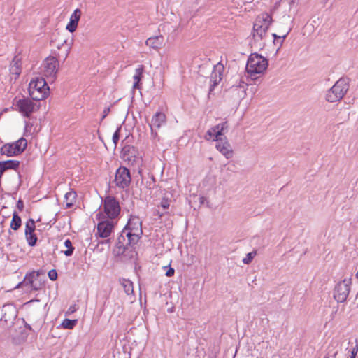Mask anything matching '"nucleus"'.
<instances>
[{"label": "nucleus", "mask_w": 358, "mask_h": 358, "mask_svg": "<svg viewBox=\"0 0 358 358\" xmlns=\"http://www.w3.org/2000/svg\"><path fill=\"white\" fill-rule=\"evenodd\" d=\"M29 94L35 101L45 99L50 95V87L43 78H35L29 84Z\"/></svg>", "instance_id": "obj_1"}, {"label": "nucleus", "mask_w": 358, "mask_h": 358, "mask_svg": "<svg viewBox=\"0 0 358 358\" xmlns=\"http://www.w3.org/2000/svg\"><path fill=\"white\" fill-rule=\"evenodd\" d=\"M268 67V60L257 53H252L248 59L246 71L250 76L262 74Z\"/></svg>", "instance_id": "obj_2"}, {"label": "nucleus", "mask_w": 358, "mask_h": 358, "mask_svg": "<svg viewBox=\"0 0 358 358\" xmlns=\"http://www.w3.org/2000/svg\"><path fill=\"white\" fill-rule=\"evenodd\" d=\"M273 22L272 16L268 13L259 14L253 24V37L257 39H264Z\"/></svg>", "instance_id": "obj_3"}, {"label": "nucleus", "mask_w": 358, "mask_h": 358, "mask_svg": "<svg viewBox=\"0 0 358 358\" xmlns=\"http://www.w3.org/2000/svg\"><path fill=\"white\" fill-rule=\"evenodd\" d=\"M141 224V221L138 217H131L129 220L123 233L128 238L130 244L136 243L141 238L143 234Z\"/></svg>", "instance_id": "obj_4"}, {"label": "nucleus", "mask_w": 358, "mask_h": 358, "mask_svg": "<svg viewBox=\"0 0 358 358\" xmlns=\"http://www.w3.org/2000/svg\"><path fill=\"white\" fill-rule=\"evenodd\" d=\"M27 141L24 138H20L13 143H6L0 150L2 155L7 157L15 156L21 154L27 148Z\"/></svg>", "instance_id": "obj_5"}, {"label": "nucleus", "mask_w": 358, "mask_h": 358, "mask_svg": "<svg viewBox=\"0 0 358 358\" xmlns=\"http://www.w3.org/2000/svg\"><path fill=\"white\" fill-rule=\"evenodd\" d=\"M348 91V85L345 80H338L327 92L326 99L329 102H336L341 99Z\"/></svg>", "instance_id": "obj_6"}, {"label": "nucleus", "mask_w": 358, "mask_h": 358, "mask_svg": "<svg viewBox=\"0 0 358 358\" xmlns=\"http://www.w3.org/2000/svg\"><path fill=\"white\" fill-rule=\"evenodd\" d=\"M15 107L17 110L26 117H29L36 111L38 107L29 98L20 99L16 101Z\"/></svg>", "instance_id": "obj_7"}, {"label": "nucleus", "mask_w": 358, "mask_h": 358, "mask_svg": "<svg viewBox=\"0 0 358 358\" xmlns=\"http://www.w3.org/2000/svg\"><path fill=\"white\" fill-rule=\"evenodd\" d=\"M59 69V61L55 57H47L43 64L44 76L51 81L55 80Z\"/></svg>", "instance_id": "obj_8"}, {"label": "nucleus", "mask_w": 358, "mask_h": 358, "mask_svg": "<svg viewBox=\"0 0 358 358\" xmlns=\"http://www.w3.org/2000/svg\"><path fill=\"white\" fill-rule=\"evenodd\" d=\"M103 208L106 217L110 219L116 217L120 212L119 202L112 196H107L105 198Z\"/></svg>", "instance_id": "obj_9"}, {"label": "nucleus", "mask_w": 358, "mask_h": 358, "mask_svg": "<svg viewBox=\"0 0 358 358\" xmlns=\"http://www.w3.org/2000/svg\"><path fill=\"white\" fill-rule=\"evenodd\" d=\"M131 178L129 170L124 167L120 166L115 173V185L122 189L128 187L131 182Z\"/></svg>", "instance_id": "obj_10"}, {"label": "nucleus", "mask_w": 358, "mask_h": 358, "mask_svg": "<svg viewBox=\"0 0 358 358\" xmlns=\"http://www.w3.org/2000/svg\"><path fill=\"white\" fill-rule=\"evenodd\" d=\"M350 280H344L335 287L334 297L338 303L344 302L350 293Z\"/></svg>", "instance_id": "obj_11"}, {"label": "nucleus", "mask_w": 358, "mask_h": 358, "mask_svg": "<svg viewBox=\"0 0 358 358\" xmlns=\"http://www.w3.org/2000/svg\"><path fill=\"white\" fill-rule=\"evenodd\" d=\"M228 128L227 122H222L221 124H218L210 129L208 130L206 134V140H213L215 141H219L222 140L220 138V136L223 134V132L227 130Z\"/></svg>", "instance_id": "obj_12"}, {"label": "nucleus", "mask_w": 358, "mask_h": 358, "mask_svg": "<svg viewBox=\"0 0 358 358\" xmlns=\"http://www.w3.org/2000/svg\"><path fill=\"white\" fill-rule=\"evenodd\" d=\"M113 227V224L110 221L101 222L97 225L98 234L101 238H107L110 235Z\"/></svg>", "instance_id": "obj_13"}, {"label": "nucleus", "mask_w": 358, "mask_h": 358, "mask_svg": "<svg viewBox=\"0 0 358 358\" xmlns=\"http://www.w3.org/2000/svg\"><path fill=\"white\" fill-rule=\"evenodd\" d=\"M82 12L79 8L76 9L70 17V20L66 26V30L71 33L76 31L79 20L81 17Z\"/></svg>", "instance_id": "obj_14"}, {"label": "nucleus", "mask_w": 358, "mask_h": 358, "mask_svg": "<svg viewBox=\"0 0 358 358\" xmlns=\"http://www.w3.org/2000/svg\"><path fill=\"white\" fill-rule=\"evenodd\" d=\"M216 148L227 159L231 158L233 156V150L226 138H224V140L222 139L217 141Z\"/></svg>", "instance_id": "obj_15"}, {"label": "nucleus", "mask_w": 358, "mask_h": 358, "mask_svg": "<svg viewBox=\"0 0 358 358\" xmlns=\"http://www.w3.org/2000/svg\"><path fill=\"white\" fill-rule=\"evenodd\" d=\"M166 121V115L162 112H157L152 117L151 120V123L150 124L151 131H153V127L157 129L160 128L163 124H165Z\"/></svg>", "instance_id": "obj_16"}, {"label": "nucleus", "mask_w": 358, "mask_h": 358, "mask_svg": "<svg viewBox=\"0 0 358 358\" xmlns=\"http://www.w3.org/2000/svg\"><path fill=\"white\" fill-rule=\"evenodd\" d=\"M164 36L162 35L149 37L145 41V45L154 50H159L164 45Z\"/></svg>", "instance_id": "obj_17"}, {"label": "nucleus", "mask_w": 358, "mask_h": 358, "mask_svg": "<svg viewBox=\"0 0 358 358\" xmlns=\"http://www.w3.org/2000/svg\"><path fill=\"white\" fill-rule=\"evenodd\" d=\"M145 71V67L143 65H138V67L135 69L134 75L133 76L134 79V89H140L141 88V80L143 78V73Z\"/></svg>", "instance_id": "obj_18"}, {"label": "nucleus", "mask_w": 358, "mask_h": 358, "mask_svg": "<svg viewBox=\"0 0 358 358\" xmlns=\"http://www.w3.org/2000/svg\"><path fill=\"white\" fill-rule=\"evenodd\" d=\"M77 194L73 190L66 192L64 196V205L66 208H71L76 201Z\"/></svg>", "instance_id": "obj_19"}, {"label": "nucleus", "mask_w": 358, "mask_h": 358, "mask_svg": "<svg viewBox=\"0 0 358 358\" xmlns=\"http://www.w3.org/2000/svg\"><path fill=\"white\" fill-rule=\"evenodd\" d=\"M20 165V162L16 160H7L0 162V168L2 169V171L7 169H16L18 168Z\"/></svg>", "instance_id": "obj_20"}, {"label": "nucleus", "mask_w": 358, "mask_h": 358, "mask_svg": "<svg viewBox=\"0 0 358 358\" xmlns=\"http://www.w3.org/2000/svg\"><path fill=\"white\" fill-rule=\"evenodd\" d=\"M22 224V220L20 217L17 215L16 212H14L13 214V218L10 222V228L13 230H17Z\"/></svg>", "instance_id": "obj_21"}, {"label": "nucleus", "mask_w": 358, "mask_h": 358, "mask_svg": "<svg viewBox=\"0 0 358 358\" xmlns=\"http://www.w3.org/2000/svg\"><path fill=\"white\" fill-rule=\"evenodd\" d=\"M121 285L124 287V292L127 294H130L133 293L134 287H133V283L129 280L123 279L121 281Z\"/></svg>", "instance_id": "obj_22"}, {"label": "nucleus", "mask_w": 358, "mask_h": 358, "mask_svg": "<svg viewBox=\"0 0 358 358\" xmlns=\"http://www.w3.org/2000/svg\"><path fill=\"white\" fill-rule=\"evenodd\" d=\"M77 322V320L64 319L61 326L65 329H72L76 325Z\"/></svg>", "instance_id": "obj_23"}, {"label": "nucleus", "mask_w": 358, "mask_h": 358, "mask_svg": "<svg viewBox=\"0 0 358 358\" xmlns=\"http://www.w3.org/2000/svg\"><path fill=\"white\" fill-rule=\"evenodd\" d=\"M64 246L66 248V250H64L63 252L66 256H71L74 250L71 241L69 239H66L64 241Z\"/></svg>", "instance_id": "obj_24"}, {"label": "nucleus", "mask_w": 358, "mask_h": 358, "mask_svg": "<svg viewBox=\"0 0 358 358\" xmlns=\"http://www.w3.org/2000/svg\"><path fill=\"white\" fill-rule=\"evenodd\" d=\"M36 229L35 222L33 219H29L25 224V234L34 232Z\"/></svg>", "instance_id": "obj_25"}, {"label": "nucleus", "mask_w": 358, "mask_h": 358, "mask_svg": "<svg viewBox=\"0 0 358 358\" xmlns=\"http://www.w3.org/2000/svg\"><path fill=\"white\" fill-rule=\"evenodd\" d=\"M25 236L29 245L34 246L36 245L37 237L34 232L25 234Z\"/></svg>", "instance_id": "obj_26"}, {"label": "nucleus", "mask_w": 358, "mask_h": 358, "mask_svg": "<svg viewBox=\"0 0 358 358\" xmlns=\"http://www.w3.org/2000/svg\"><path fill=\"white\" fill-rule=\"evenodd\" d=\"M10 71L12 75H14L15 79H16L21 73L20 68L16 63L10 66Z\"/></svg>", "instance_id": "obj_27"}, {"label": "nucleus", "mask_w": 358, "mask_h": 358, "mask_svg": "<svg viewBox=\"0 0 358 358\" xmlns=\"http://www.w3.org/2000/svg\"><path fill=\"white\" fill-rule=\"evenodd\" d=\"M131 150H134V147H132V146H129V145L124 146V147L122 148V157H123L125 160H130V159H129V157H127L126 155H127V152H129Z\"/></svg>", "instance_id": "obj_28"}, {"label": "nucleus", "mask_w": 358, "mask_h": 358, "mask_svg": "<svg viewBox=\"0 0 358 358\" xmlns=\"http://www.w3.org/2000/svg\"><path fill=\"white\" fill-rule=\"evenodd\" d=\"M171 200L168 198H163L160 202L159 206L163 209H168L170 206Z\"/></svg>", "instance_id": "obj_29"}, {"label": "nucleus", "mask_w": 358, "mask_h": 358, "mask_svg": "<svg viewBox=\"0 0 358 358\" xmlns=\"http://www.w3.org/2000/svg\"><path fill=\"white\" fill-rule=\"evenodd\" d=\"M120 129H117L115 132L113 134V144H114V148H116L117 146V144L119 141V139H120Z\"/></svg>", "instance_id": "obj_30"}, {"label": "nucleus", "mask_w": 358, "mask_h": 358, "mask_svg": "<svg viewBox=\"0 0 358 358\" xmlns=\"http://www.w3.org/2000/svg\"><path fill=\"white\" fill-rule=\"evenodd\" d=\"M34 276H35L34 273H32V274H31V275L28 277L27 280H28V281L29 282V283H30V285H31V288H32L33 289H34V290H38V289H40V287H38L36 285H35V284H34V280H33V278H34Z\"/></svg>", "instance_id": "obj_31"}, {"label": "nucleus", "mask_w": 358, "mask_h": 358, "mask_svg": "<svg viewBox=\"0 0 358 358\" xmlns=\"http://www.w3.org/2000/svg\"><path fill=\"white\" fill-rule=\"evenodd\" d=\"M255 255H256V252H255V251L249 252L248 254H247L246 257L243 259V262L245 264H249Z\"/></svg>", "instance_id": "obj_32"}, {"label": "nucleus", "mask_w": 358, "mask_h": 358, "mask_svg": "<svg viewBox=\"0 0 358 358\" xmlns=\"http://www.w3.org/2000/svg\"><path fill=\"white\" fill-rule=\"evenodd\" d=\"M224 66L221 63H218L216 66H215V72L214 73H216V71L219 72V80L222 79V74L221 71H223Z\"/></svg>", "instance_id": "obj_33"}, {"label": "nucleus", "mask_w": 358, "mask_h": 358, "mask_svg": "<svg viewBox=\"0 0 358 358\" xmlns=\"http://www.w3.org/2000/svg\"><path fill=\"white\" fill-rule=\"evenodd\" d=\"M48 277L51 280H55L57 278V273L55 269L48 272Z\"/></svg>", "instance_id": "obj_34"}, {"label": "nucleus", "mask_w": 358, "mask_h": 358, "mask_svg": "<svg viewBox=\"0 0 358 358\" xmlns=\"http://www.w3.org/2000/svg\"><path fill=\"white\" fill-rule=\"evenodd\" d=\"M358 352V345H356L355 347H353L352 348V350H350V358H355L356 357V355Z\"/></svg>", "instance_id": "obj_35"}, {"label": "nucleus", "mask_w": 358, "mask_h": 358, "mask_svg": "<svg viewBox=\"0 0 358 358\" xmlns=\"http://www.w3.org/2000/svg\"><path fill=\"white\" fill-rule=\"evenodd\" d=\"M174 273H175L174 269L171 267H169L166 272V275L167 277H171L174 275Z\"/></svg>", "instance_id": "obj_36"}, {"label": "nucleus", "mask_w": 358, "mask_h": 358, "mask_svg": "<svg viewBox=\"0 0 358 358\" xmlns=\"http://www.w3.org/2000/svg\"><path fill=\"white\" fill-rule=\"evenodd\" d=\"M17 208L20 210L22 211L24 208V203H23V201L20 199L17 203Z\"/></svg>", "instance_id": "obj_37"}, {"label": "nucleus", "mask_w": 358, "mask_h": 358, "mask_svg": "<svg viewBox=\"0 0 358 358\" xmlns=\"http://www.w3.org/2000/svg\"><path fill=\"white\" fill-rule=\"evenodd\" d=\"M76 310V307H75V306H71V307L69 308V310H68V311H67V313H68V314L73 313H74Z\"/></svg>", "instance_id": "obj_38"}, {"label": "nucleus", "mask_w": 358, "mask_h": 358, "mask_svg": "<svg viewBox=\"0 0 358 358\" xmlns=\"http://www.w3.org/2000/svg\"><path fill=\"white\" fill-rule=\"evenodd\" d=\"M273 37L274 38V39L280 38V36H278L276 34H273Z\"/></svg>", "instance_id": "obj_39"}, {"label": "nucleus", "mask_w": 358, "mask_h": 358, "mask_svg": "<svg viewBox=\"0 0 358 358\" xmlns=\"http://www.w3.org/2000/svg\"><path fill=\"white\" fill-rule=\"evenodd\" d=\"M286 36H287V34L284 35V36H282V38H285L286 37Z\"/></svg>", "instance_id": "obj_40"}, {"label": "nucleus", "mask_w": 358, "mask_h": 358, "mask_svg": "<svg viewBox=\"0 0 358 358\" xmlns=\"http://www.w3.org/2000/svg\"><path fill=\"white\" fill-rule=\"evenodd\" d=\"M325 358H329V357H325Z\"/></svg>", "instance_id": "obj_41"}]
</instances>
